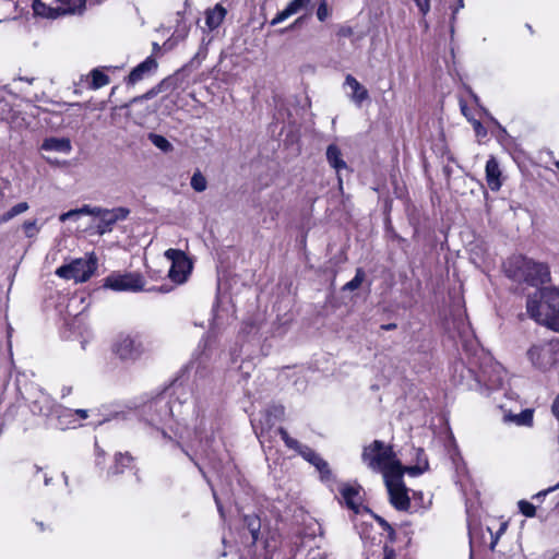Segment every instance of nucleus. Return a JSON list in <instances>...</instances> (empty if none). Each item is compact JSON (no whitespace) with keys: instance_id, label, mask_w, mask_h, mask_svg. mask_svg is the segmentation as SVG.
Returning <instances> with one entry per match:
<instances>
[{"instance_id":"1","label":"nucleus","mask_w":559,"mask_h":559,"mask_svg":"<svg viewBox=\"0 0 559 559\" xmlns=\"http://www.w3.org/2000/svg\"><path fill=\"white\" fill-rule=\"evenodd\" d=\"M173 395L177 396L178 405L182 406L187 402L189 393L181 384L174 383L170 390L152 399L142 407L143 420L160 431L164 438H169L164 427L175 417Z\"/></svg>"},{"instance_id":"2","label":"nucleus","mask_w":559,"mask_h":559,"mask_svg":"<svg viewBox=\"0 0 559 559\" xmlns=\"http://www.w3.org/2000/svg\"><path fill=\"white\" fill-rule=\"evenodd\" d=\"M528 314L537 322L559 332V287L544 288L526 301Z\"/></svg>"},{"instance_id":"3","label":"nucleus","mask_w":559,"mask_h":559,"mask_svg":"<svg viewBox=\"0 0 559 559\" xmlns=\"http://www.w3.org/2000/svg\"><path fill=\"white\" fill-rule=\"evenodd\" d=\"M504 272L509 278L519 283L524 282L531 286H538L550 280L547 264L523 255L511 257L504 264Z\"/></svg>"},{"instance_id":"4","label":"nucleus","mask_w":559,"mask_h":559,"mask_svg":"<svg viewBox=\"0 0 559 559\" xmlns=\"http://www.w3.org/2000/svg\"><path fill=\"white\" fill-rule=\"evenodd\" d=\"M361 461L372 472H381L383 476L391 471L394 465H402L396 459V454L391 445H386L381 440H374L365 445L361 453Z\"/></svg>"},{"instance_id":"5","label":"nucleus","mask_w":559,"mask_h":559,"mask_svg":"<svg viewBox=\"0 0 559 559\" xmlns=\"http://www.w3.org/2000/svg\"><path fill=\"white\" fill-rule=\"evenodd\" d=\"M404 468L403 465H394L391 471L384 475V484L386 486L390 503L399 511H408L411 500L407 488L403 483Z\"/></svg>"},{"instance_id":"6","label":"nucleus","mask_w":559,"mask_h":559,"mask_svg":"<svg viewBox=\"0 0 559 559\" xmlns=\"http://www.w3.org/2000/svg\"><path fill=\"white\" fill-rule=\"evenodd\" d=\"M86 0H34L33 10L36 15L56 19L64 14H81Z\"/></svg>"},{"instance_id":"7","label":"nucleus","mask_w":559,"mask_h":559,"mask_svg":"<svg viewBox=\"0 0 559 559\" xmlns=\"http://www.w3.org/2000/svg\"><path fill=\"white\" fill-rule=\"evenodd\" d=\"M526 357L532 366L540 371H547L559 361V342L543 341L531 345Z\"/></svg>"},{"instance_id":"8","label":"nucleus","mask_w":559,"mask_h":559,"mask_svg":"<svg viewBox=\"0 0 559 559\" xmlns=\"http://www.w3.org/2000/svg\"><path fill=\"white\" fill-rule=\"evenodd\" d=\"M111 350L121 361L134 362L143 356L145 346L140 334L120 333L115 338Z\"/></svg>"},{"instance_id":"9","label":"nucleus","mask_w":559,"mask_h":559,"mask_svg":"<svg viewBox=\"0 0 559 559\" xmlns=\"http://www.w3.org/2000/svg\"><path fill=\"white\" fill-rule=\"evenodd\" d=\"M278 433L288 449L296 451L304 460L317 468L322 479H330L331 469L329 463L320 454L310 447L301 444L298 440L292 438L285 428L280 427Z\"/></svg>"},{"instance_id":"10","label":"nucleus","mask_w":559,"mask_h":559,"mask_svg":"<svg viewBox=\"0 0 559 559\" xmlns=\"http://www.w3.org/2000/svg\"><path fill=\"white\" fill-rule=\"evenodd\" d=\"M205 55L206 53L200 49L194 55V57L185 67H182L180 70H178L174 75H170V76L164 79L159 84H157L156 86H154L153 88L147 91L142 96L134 97L132 99V103H138L143 99H151V98L155 97L157 94H159L160 92L173 91V90L180 87L183 72L190 68H192V69L198 68L201 64L202 60L205 58Z\"/></svg>"},{"instance_id":"11","label":"nucleus","mask_w":559,"mask_h":559,"mask_svg":"<svg viewBox=\"0 0 559 559\" xmlns=\"http://www.w3.org/2000/svg\"><path fill=\"white\" fill-rule=\"evenodd\" d=\"M97 266L95 258L76 259L69 264L61 265L56 270L59 277L66 280H74L75 282L83 283L90 280Z\"/></svg>"},{"instance_id":"12","label":"nucleus","mask_w":559,"mask_h":559,"mask_svg":"<svg viewBox=\"0 0 559 559\" xmlns=\"http://www.w3.org/2000/svg\"><path fill=\"white\" fill-rule=\"evenodd\" d=\"M164 255L171 262L168 277L176 284H183L192 270V264L187 254L179 249H168Z\"/></svg>"},{"instance_id":"13","label":"nucleus","mask_w":559,"mask_h":559,"mask_svg":"<svg viewBox=\"0 0 559 559\" xmlns=\"http://www.w3.org/2000/svg\"><path fill=\"white\" fill-rule=\"evenodd\" d=\"M144 278L140 273H114L106 277L104 286L116 292H139L144 288Z\"/></svg>"},{"instance_id":"14","label":"nucleus","mask_w":559,"mask_h":559,"mask_svg":"<svg viewBox=\"0 0 559 559\" xmlns=\"http://www.w3.org/2000/svg\"><path fill=\"white\" fill-rule=\"evenodd\" d=\"M506 371L498 362L490 361L479 368L476 381L487 390H497L503 385Z\"/></svg>"},{"instance_id":"15","label":"nucleus","mask_w":559,"mask_h":559,"mask_svg":"<svg viewBox=\"0 0 559 559\" xmlns=\"http://www.w3.org/2000/svg\"><path fill=\"white\" fill-rule=\"evenodd\" d=\"M195 437L199 440V447H200V453L201 455L209 461V463L216 468V450L214 448V438L213 436L209 435L204 424L203 419L200 420V423L194 428Z\"/></svg>"},{"instance_id":"16","label":"nucleus","mask_w":559,"mask_h":559,"mask_svg":"<svg viewBox=\"0 0 559 559\" xmlns=\"http://www.w3.org/2000/svg\"><path fill=\"white\" fill-rule=\"evenodd\" d=\"M129 214L130 210L124 206H119L111 210L108 209L96 225L97 234L102 236L110 233L115 224L119 221L127 219Z\"/></svg>"},{"instance_id":"17","label":"nucleus","mask_w":559,"mask_h":559,"mask_svg":"<svg viewBox=\"0 0 559 559\" xmlns=\"http://www.w3.org/2000/svg\"><path fill=\"white\" fill-rule=\"evenodd\" d=\"M285 413V408L283 405H271L269 406L262 417L259 419L260 424V432L258 431L257 418L251 419L252 427L257 433L260 436L264 432V430L271 429L276 420H280Z\"/></svg>"},{"instance_id":"18","label":"nucleus","mask_w":559,"mask_h":559,"mask_svg":"<svg viewBox=\"0 0 559 559\" xmlns=\"http://www.w3.org/2000/svg\"><path fill=\"white\" fill-rule=\"evenodd\" d=\"M57 404L47 393L38 391L35 399L29 402L32 414L50 418L53 415Z\"/></svg>"},{"instance_id":"19","label":"nucleus","mask_w":559,"mask_h":559,"mask_svg":"<svg viewBox=\"0 0 559 559\" xmlns=\"http://www.w3.org/2000/svg\"><path fill=\"white\" fill-rule=\"evenodd\" d=\"M242 538L248 545L254 546L260 539L261 520L257 514H245L242 518Z\"/></svg>"},{"instance_id":"20","label":"nucleus","mask_w":559,"mask_h":559,"mask_svg":"<svg viewBox=\"0 0 559 559\" xmlns=\"http://www.w3.org/2000/svg\"><path fill=\"white\" fill-rule=\"evenodd\" d=\"M360 485L344 484L340 488V493L348 509L355 513H360L365 507H361L362 497L360 495Z\"/></svg>"},{"instance_id":"21","label":"nucleus","mask_w":559,"mask_h":559,"mask_svg":"<svg viewBox=\"0 0 559 559\" xmlns=\"http://www.w3.org/2000/svg\"><path fill=\"white\" fill-rule=\"evenodd\" d=\"M157 69L156 60L150 56L140 64H138L127 78L128 85H134L135 83L142 81L146 75L151 74Z\"/></svg>"},{"instance_id":"22","label":"nucleus","mask_w":559,"mask_h":559,"mask_svg":"<svg viewBox=\"0 0 559 559\" xmlns=\"http://www.w3.org/2000/svg\"><path fill=\"white\" fill-rule=\"evenodd\" d=\"M51 417L55 418V427L58 429L66 430L78 426V420L73 409L67 408L62 405L57 404Z\"/></svg>"},{"instance_id":"23","label":"nucleus","mask_w":559,"mask_h":559,"mask_svg":"<svg viewBox=\"0 0 559 559\" xmlns=\"http://www.w3.org/2000/svg\"><path fill=\"white\" fill-rule=\"evenodd\" d=\"M486 181L491 191H498L501 186V170L495 156H490L486 163Z\"/></svg>"},{"instance_id":"24","label":"nucleus","mask_w":559,"mask_h":559,"mask_svg":"<svg viewBox=\"0 0 559 559\" xmlns=\"http://www.w3.org/2000/svg\"><path fill=\"white\" fill-rule=\"evenodd\" d=\"M43 151H53L59 153L69 154L72 151L71 141L68 138H46L41 145Z\"/></svg>"},{"instance_id":"25","label":"nucleus","mask_w":559,"mask_h":559,"mask_svg":"<svg viewBox=\"0 0 559 559\" xmlns=\"http://www.w3.org/2000/svg\"><path fill=\"white\" fill-rule=\"evenodd\" d=\"M345 84L352 88V99L358 106L369 97V93L352 74H347L345 78Z\"/></svg>"},{"instance_id":"26","label":"nucleus","mask_w":559,"mask_h":559,"mask_svg":"<svg viewBox=\"0 0 559 559\" xmlns=\"http://www.w3.org/2000/svg\"><path fill=\"white\" fill-rule=\"evenodd\" d=\"M326 160L329 165L334 168L337 173L342 169L347 168L346 162L342 157V152L340 147L335 144H330L326 148Z\"/></svg>"},{"instance_id":"27","label":"nucleus","mask_w":559,"mask_h":559,"mask_svg":"<svg viewBox=\"0 0 559 559\" xmlns=\"http://www.w3.org/2000/svg\"><path fill=\"white\" fill-rule=\"evenodd\" d=\"M404 473H407L411 476H419L424 472L428 471L429 463L428 457L423 449L416 450V464L413 466L404 467Z\"/></svg>"},{"instance_id":"28","label":"nucleus","mask_w":559,"mask_h":559,"mask_svg":"<svg viewBox=\"0 0 559 559\" xmlns=\"http://www.w3.org/2000/svg\"><path fill=\"white\" fill-rule=\"evenodd\" d=\"M226 9L217 3L213 9L206 11L205 24L210 29L217 28L226 16Z\"/></svg>"},{"instance_id":"29","label":"nucleus","mask_w":559,"mask_h":559,"mask_svg":"<svg viewBox=\"0 0 559 559\" xmlns=\"http://www.w3.org/2000/svg\"><path fill=\"white\" fill-rule=\"evenodd\" d=\"M132 461L133 457L130 455V453H117L115 455V464L109 468L108 474L118 475L122 473L123 468L129 467Z\"/></svg>"},{"instance_id":"30","label":"nucleus","mask_w":559,"mask_h":559,"mask_svg":"<svg viewBox=\"0 0 559 559\" xmlns=\"http://www.w3.org/2000/svg\"><path fill=\"white\" fill-rule=\"evenodd\" d=\"M533 409H523L520 414L506 416L507 420L515 423L518 426L531 427L533 425Z\"/></svg>"},{"instance_id":"31","label":"nucleus","mask_w":559,"mask_h":559,"mask_svg":"<svg viewBox=\"0 0 559 559\" xmlns=\"http://www.w3.org/2000/svg\"><path fill=\"white\" fill-rule=\"evenodd\" d=\"M364 511L369 513L378 522V524L382 527V530L388 533V539L391 543H394L396 539V533H395L394 528L392 527V525L382 516L373 513L368 507H365Z\"/></svg>"},{"instance_id":"32","label":"nucleus","mask_w":559,"mask_h":559,"mask_svg":"<svg viewBox=\"0 0 559 559\" xmlns=\"http://www.w3.org/2000/svg\"><path fill=\"white\" fill-rule=\"evenodd\" d=\"M148 140L153 145L163 151L164 153H168L173 151V144L163 135L156 133H150Z\"/></svg>"},{"instance_id":"33","label":"nucleus","mask_w":559,"mask_h":559,"mask_svg":"<svg viewBox=\"0 0 559 559\" xmlns=\"http://www.w3.org/2000/svg\"><path fill=\"white\" fill-rule=\"evenodd\" d=\"M91 75H92L91 87L93 90L100 88L109 83V76L97 69H94L92 71Z\"/></svg>"},{"instance_id":"34","label":"nucleus","mask_w":559,"mask_h":559,"mask_svg":"<svg viewBox=\"0 0 559 559\" xmlns=\"http://www.w3.org/2000/svg\"><path fill=\"white\" fill-rule=\"evenodd\" d=\"M365 271L361 269V267H358L356 270V274L354 276L353 280H350L349 282H347L344 286H343V290H355L357 288L360 287V285L362 284L364 280H365Z\"/></svg>"},{"instance_id":"35","label":"nucleus","mask_w":559,"mask_h":559,"mask_svg":"<svg viewBox=\"0 0 559 559\" xmlns=\"http://www.w3.org/2000/svg\"><path fill=\"white\" fill-rule=\"evenodd\" d=\"M190 185L194 191L202 192L206 189L207 182L201 171L198 170L192 175Z\"/></svg>"},{"instance_id":"36","label":"nucleus","mask_w":559,"mask_h":559,"mask_svg":"<svg viewBox=\"0 0 559 559\" xmlns=\"http://www.w3.org/2000/svg\"><path fill=\"white\" fill-rule=\"evenodd\" d=\"M27 202H20L12 206L8 212L4 213L8 221H11L13 217L26 212L28 210Z\"/></svg>"},{"instance_id":"37","label":"nucleus","mask_w":559,"mask_h":559,"mask_svg":"<svg viewBox=\"0 0 559 559\" xmlns=\"http://www.w3.org/2000/svg\"><path fill=\"white\" fill-rule=\"evenodd\" d=\"M23 229H24L25 236L27 238H33L39 233L40 228L37 226V221L32 219V221H25L23 223Z\"/></svg>"},{"instance_id":"38","label":"nucleus","mask_w":559,"mask_h":559,"mask_svg":"<svg viewBox=\"0 0 559 559\" xmlns=\"http://www.w3.org/2000/svg\"><path fill=\"white\" fill-rule=\"evenodd\" d=\"M519 509L521 513L526 518H533L536 514L535 506L526 500L519 501Z\"/></svg>"},{"instance_id":"39","label":"nucleus","mask_w":559,"mask_h":559,"mask_svg":"<svg viewBox=\"0 0 559 559\" xmlns=\"http://www.w3.org/2000/svg\"><path fill=\"white\" fill-rule=\"evenodd\" d=\"M310 0H292L288 4H287V9L289 10V12L292 14H296L297 12H299L304 7H306L307 4H309Z\"/></svg>"},{"instance_id":"40","label":"nucleus","mask_w":559,"mask_h":559,"mask_svg":"<svg viewBox=\"0 0 559 559\" xmlns=\"http://www.w3.org/2000/svg\"><path fill=\"white\" fill-rule=\"evenodd\" d=\"M329 14H330V11L328 8V3L325 0H323L320 2L319 7L317 9V17L319 19V21L323 22L326 20Z\"/></svg>"},{"instance_id":"41","label":"nucleus","mask_w":559,"mask_h":559,"mask_svg":"<svg viewBox=\"0 0 559 559\" xmlns=\"http://www.w3.org/2000/svg\"><path fill=\"white\" fill-rule=\"evenodd\" d=\"M177 445L182 450V452L189 457V460L191 462H193V464L198 467L199 472L201 473V475L203 476V478L207 479L206 477V474L203 469V467L200 465V463L198 462L195 455L191 454L189 451H187L180 443L177 442Z\"/></svg>"},{"instance_id":"42","label":"nucleus","mask_w":559,"mask_h":559,"mask_svg":"<svg viewBox=\"0 0 559 559\" xmlns=\"http://www.w3.org/2000/svg\"><path fill=\"white\" fill-rule=\"evenodd\" d=\"M293 14L289 12L287 8H285L283 11L278 12L276 16L271 21V25H276L292 16Z\"/></svg>"},{"instance_id":"43","label":"nucleus","mask_w":559,"mask_h":559,"mask_svg":"<svg viewBox=\"0 0 559 559\" xmlns=\"http://www.w3.org/2000/svg\"><path fill=\"white\" fill-rule=\"evenodd\" d=\"M293 14L289 12L287 8H285L283 11L278 12L276 16L271 21V25H276L292 16Z\"/></svg>"},{"instance_id":"44","label":"nucleus","mask_w":559,"mask_h":559,"mask_svg":"<svg viewBox=\"0 0 559 559\" xmlns=\"http://www.w3.org/2000/svg\"><path fill=\"white\" fill-rule=\"evenodd\" d=\"M471 122L477 136L484 138L487 135V130L479 120L472 119Z\"/></svg>"},{"instance_id":"45","label":"nucleus","mask_w":559,"mask_h":559,"mask_svg":"<svg viewBox=\"0 0 559 559\" xmlns=\"http://www.w3.org/2000/svg\"><path fill=\"white\" fill-rule=\"evenodd\" d=\"M414 2L423 15L430 11V0H414Z\"/></svg>"},{"instance_id":"46","label":"nucleus","mask_w":559,"mask_h":559,"mask_svg":"<svg viewBox=\"0 0 559 559\" xmlns=\"http://www.w3.org/2000/svg\"><path fill=\"white\" fill-rule=\"evenodd\" d=\"M79 218V212L76 209L74 210H70L66 213H62L60 216H59V221L60 222H66L68 219H78Z\"/></svg>"},{"instance_id":"47","label":"nucleus","mask_w":559,"mask_h":559,"mask_svg":"<svg viewBox=\"0 0 559 559\" xmlns=\"http://www.w3.org/2000/svg\"><path fill=\"white\" fill-rule=\"evenodd\" d=\"M464 8V0H459L456 8L453 9L452 16H451V25H450V32L453 35L454 33V21L456 19V13L460 9Z\"/></svg>"},{"instance_id":"48","label":"nucleus","mask_w":559,"mask_h":559,"mask_svg":"<svg viewBox=\"0 0 559 559\" xmlns=\"http://www.w3.org/2000/svg\"><path fill=\"white\" fill-rule=\"evenodd\" d=\"M557 489H559V483H558V484H556L555 486H551V487H549V488H547V489H545V490H542V491L537 492V493L534 496V498H537V499H538V498H542V497H546L548 493H550V492H552V491H555V490H557Z\"/></svg>"},{"instance_id":"49","label":"nucleus","mask_w":559,"mask_h":559,"mask_svg":"<svg viewBox=\"0 0 559 559\" xmlns=\"http://www.w3.org/2000/svg\"><path fill=\"white\" fill-rule=\"evenodd\" d=\"M108 209L99 207V206H92L91 215L98 217L99 219L102 216L107 212Z\"/></svg>"},{"instance_id":"50","label":"nucleus","mask_w":559,"mask_h":559,"mask_svg":"<svg viewBox=\"0 0 559 559\" xmlns=\"http://www.w3.org/2000/svg\"><path fill=\"white\" fill-rule=\"evenodd\" d=\"M551 412L556 419L559 421V395L555 399L551 405Z\"/></svg>"},{"instance_id":"51","label":"nucleus","mask_w":559,"mask_h":559,"mask_svg":"<svg viewBox=\"0 0 559 559\" xmlns=\"http://www.w3.org/2000/svg\"><path fill=\"white\" fill-rule=\"evenodd\" d=\"M460 108H461V111H462L463 116H465L471 121L472 118L469 117V109H468L466 103L461 100L460 102Z\"/></svg>"},{"instance_id":"52","label":"nucleus","mask_w":559,"mask_h":559,"mask_svg":"<svg viewBox=\"0 0 559 559\" xmlns=\"http://www.w3.org/2000/svg\"><path fill=\"white\" fill-rule=\"evenodd\" d=\"M79 212V217L82 215H91L92 206L91 205H83L80 209H76Z\"/></svg>"},{"instance_id":"53","label":"nucleus","mask_w":559,"mask_h":559,"mask_svg":"<svg viewBox=\"0 0 559 559\" xmlns=\"http://www.w3.org/2000/svg\"><path fill=\"white\" fill-rule=\"evenodd\" d=\"M338 35L342 37H349L353 35V28L352 27H342L338 31Z\"/></svg>"},{"instance_id":"54","label":"nucleus","mask_w":559,"mask_h":559,"mask_svg":"<svg viewBox=\"0 0 559 559\" xmlns=\"http://www.w3.org/2000/svg\"><path fill=\"white\" fill-rule=\"evenodd\" d=\"M75 413V418L80 417L81 419H86L88 416V412L86 409H73Z\"/></svg>"},{"instance_id":"55","label":"nucleus","mask_w":559,"mask_h":559,"mask_svg":"<svg viewBox=\"0 0 559 559\" xmlns=\"http://www.w3.org/2000/svg\"><path fill=\"white\" fill-rule=\"evenodd\" d=\"M384 559H395V552L392 548L384 547Z\"/></svg>"},{"instance_id":"56","label":"nucleus","mask_w":559,"mask_h":559,"mask_svg":"<svg viewBox=\"0 0 559 559\" xmlns=\"http://www.w3.org/2000/svg\"><path fill=\"white\" fill-rule=\"evenodd\" d=\"M396 328H397L396 323H388V324H382L380 326V329L383 331H392V330H395Z\"/></svg>"},{"instance_id":"57","label":"nucleus","mask_w":559,"mask_h":559,"mask_svg":"<svg viewBox=\"0 0 559 559\" xmlns=\"http://www.w3.org/2000/svg\"><path fill=\"white\" fill-rule=\"evenodd\" d=\"M71 392H72V388L71 386H63L62 390H61V396L66 397V396L70 395Z\"/></svg>"},{"instance_id":"58","label":"nucleus","mask_w":559,"mask_h":559,"mask_svg":"<svg viewBox=\"0 0 559 559\" xmlns=\"http://www.w3.org/2000/svg\"><path fill=\"white\" fill-rule=\"evenodd\" d=\"M214 499H215V503L217 506V510H218L221 516H224L223 507H222V504H221V502H219V500H218V498L216 497L215 493H214Z\"/></svg>"},{"instance_id":"59","label":"nucleus","mask_w":559,"mask_h":559,"mask_svg":"<svg viewBox=\"0 0 559 559\" xmlns=\"http://www.w3.org/2000/svg\"><path fill=\"white\" fill-rule=\"evenodd\" d=\"M302 21V17H298L289 27L285 28L283 32H286L288 29H293L297 27Z\"/></svg>"},{"instance_id":"60","label":"nucleus","mask_w":559,"mask_h":559,"mask_svg":"<svg viewBox=\"0 0 559 559\" xmlns=\"http://www.w3.org/2000/svg\"><path fill=\"white\" fill-rule=\"evenodd\" d=\"M9 222L4 214L0 215V225Z\"/></svg>"},{"instance_id":"61","label":"nucleus","mask_w":559,"mask_h":559,"mask_svg":"<svg viewBox=\"0 0 559 559\" xmlns=\"http://www.w3.org/2000/svg\"><path fill=\"white\" fill-rule=\"evenodd\" d=\"M50 480H51L50 477L45 476L44 483H45L46 486H48L50 484Z\"/></svg>"},{"instance_id":"62","label":"nucleus","mask_w":559,"mask_h":559,"mask_svg":"<svg viewBox=\"0 0 559 559\" xmlns=\"http://www.w3.org/2000/svg\"><path fill=\"white\" fill-rule=\"evenodd\" d=\"M158 292H160V293H168V292H169V289H168V288H165L164 286H160V287L158 288Z\"/></svg>"},{"instance_id":"63","label":"nucleus","mask_w":559,"mask_h":559,"mask_svg":"<svg viewBox=\"0 0 559 559\" xmlns=\"http://www.w3.org/2000/svg\"><path fill=\"white\" fill-rule=\"evenodd\" d=\"M471 96L473 97V99H474L476 103L478 102V96H477L475 93H473L472 91H471Z\"/></svg>"},{"instance_id":"64","label":"nucleus","mask_w":559,"mask_h":559,"mask_svg":"<svg viewBox=\"0 0 559 559\" xmlns=\"http://www.w3.org/2000/svg\"><path fill=\"white\" fill-rule=\"evenodd\" d=\"M262 559H271V557L269 556V551L267 550H266L265 556Z\"/></svg>"}]
</instances>
